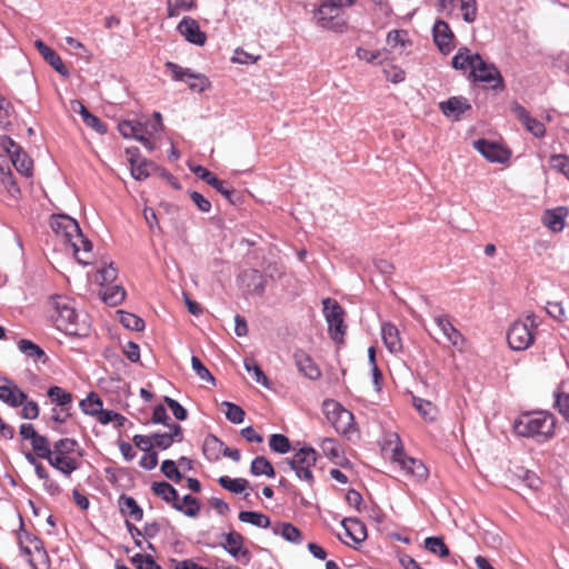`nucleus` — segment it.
Instances as JSON below:
<instances>
[{
    "label": "nucleus",
    "mask_w": 569,
    "mask_h": 569,
    "mask_svg": "<svg viewBox=\"0 0 569 569\" xmlns=\"http://www.w3.org/2000/svg\"><path fill=\"white\" fill-rule=\"evenodd\" d=\"M50 317L58 330L70 336H86L88 326L80 321L71 299L64 296L52 297L50 302Z\"/></svg>",
    "instance_id": "obj_1"
},
{
    "label": "nucleus",
    "mask_w": 569,
    "mask_h": 569,
    "mask_svg": "<svg viewBox=\"0 0 569 569\" xmlns=\"http://www.w3.org/2000/svg\"><path fill=\"white\" fill-rule=\"evenodd\" d=\"M555 417L547 411H531L521 413L513 423L515 432L520 437L536 438L547 441L555 433Z\"/></svg>",
    "instance_id": "obj_2"
},
{
    "label": "nucleus",
    "mask_w": 569,
    "mask_h": 569,
    "mask_svg": "<svg viewBox=\"0 0 569 569\" xmlns=\"http://www.w3.org/2000/svg\"><path fill=\"white\" fill-rule=\"evenodd\" d=\"M356 2L357 0H320L313 14L317 26L335 32H343L348 26L345 9L352 7Z\"/></svg>",
    "instance_id": "obj_3"
},
{
    "label": "nucleus",
    "mask_w": 569,
    "mask_h": 569,
    "mask_svg": "<svg viewBox=\"0 0 569 569\" xmlns=\"http://www.w3.org/2000/svg\"><path fill=\"white\" fill-rule=\"evenodd\" d=\"M79 445L74 439L62 438L56 441L51 448L49 465L67 477H70L79 468V461L74 457Z\"/></svg>",
    "instance_id": "obj_4"
},
{
    "label": "nucleus",
    "mask_w": 569,
    "mask_h": 569,
    "mask_svg": "<svg viewBox=\"0 0 569 569\" xmlns=\"http://www.w3.org/2000/svg\"><path fill=\"white\" fill-rule=\"evenodd\" d=\"M537 327L538 322L533 313H528L523 319L516 320L507 333L509 347L517 351L528 349L535 341Z\"/></svg>",
    "instance_id": "obj_5"
},
{
    "label": "nucleus",
    "mask_w": 569,
    "mask_h": 569,
    "mask_svg": "<svg viewBox=\"0 0 569 569\" xmlns=\"http://www.w3.org/2000/svg\"><path fill=\"white\" fill-rule=\"evenodd\" d=\"M323 413L338 433L350 436L356 431L352 412L345 409L339 402L331 399L325 400Z\"/></svg>",
    "instance_id": "obj_6"
},
{
    "label": "nucleus",
    "mask_w": 569,
    "mask_h": 569,
    "mask_svg": "<svg viewBox=\"0 0 569 569\" xmlns=\"http://www.w3.org/2000/svg\"><path fill=\"white\" fill-rule=\"evenodd\" d=\"M322 305L330 338L337 343H342L347 331L343 308L331 298L323 299Z\"/></svg>",
    "instance_id": "obj_7"
},
{
    "label": "nucleus",
    "mask_w": 569,
    "mask_h": 569,
    "mask_svg": "<svg viewBox=\"0 0 569 569\" xmlns=\"http://www.w3.org/2000/svg\"><path fill=\"white\" fill-rule=\"evenodd\" d=\"M317 459L318 453L313 448L303 447L299 449L292 458L288 459V463L300 480L312 486L315 482L312 469L316 466Z\"/></svg>",
    "instance_id": "obj_8"
},
{
    "label": "nucleus",
    "mask_w": 569,
    "mask_h": 569,
    "mask_svg": "<svg viewBox=\"0 0 569 569\" xmlns=\"http://www.w3.org/2000/svg\"><path fill=\"white\" fill-rule=\"evenodd\" d=\"M1 149L10 157L16 170L24 177H31L33 170L32 159L10 137H0Z\"/></svg>",
    "instance_id": "obj_9"
},
{
    "label": "nucleus",
    "mask_w": 569,
    "mask_h": 569,
    "mask_svg": "<svg viewBox=\"0 0 569 569\" xmlns=\"http://www.w3.org/2000/svg\"><path fill=\"white\" fill-rule=\"evenodd\" d=\"M50 227L66 246L74 238L81 240V229L77 220L70 216L52 214L50 218Z\"/></svg>",
    "instance_id": "obj_10"
},
{
    "label": "nucleus",
    "mask_w": 569,
    "mask_h": 569,
    "mask_svg": "<svg viewBox=\"0 0 569 569\" xmlns=\"http://www.w3.org/2000/svg\"><path fill=\"white\" fill-rule=\"evenodd\" d=\"M167 69L171 72L176 81H184L191 90L202 92L209 88L210 82L204 74L194 73L190 69H184L174 62H167Z\"/></svg>",
    "instance_id": "obj_11"
},
{
    "label": "nucleus",
    "mask_w": 569,
    "mask_h": 569,
    "mask_svg": "<svg viewBox=\"0 0 569 569\" xmlns=\"http://www.w3.org/2000/svg\"><path fill=\"white\" fill-rule=\"evenodd\" d=\"M18 543L33 568L36 567V559L42 560L47 557L42 541L23 529L18 532Z\"/></svg>",
    "instance_id": "obj_12"
},
{
    "label": "nucleus",
    "mask_w": 569,
    "mask_h": 569,
    "mask_svg": "<svg viewBox=\"0 0 569 569\" xmlns=\"http://www.w3.org/2000/svg\"><path fill=\"white\" fill-rule=\"evenodd\" d=\"M433 321L439 329V331L442 333L445 340L448 342V345L452 346L453 348L458 349L459 351H462L466 346V338L463 335L452 325L450 318L448 315H436L433 317Z\"/></svg>",
    "instance_id": "obj_13"
},
{
    "label": "nucleus",
    "mask_w": 569,
    "mask_h": 569,
    "mask_svg": "<svg viewBox=\"0 0 569 569\" xmlns=\"http://www.w3.org/2000/svg\"><path fill=\"white\" fill-rule=\"evenodd\" d=\"M457 7H459L466 22L472 23L476 21L478 14L476 0H438L437 2L438 11L446 14H451Z\"/></svg>",
    "instance_id": "obj_14"
},
{
    "label": "nucleus",
    "mask_w": 569,
    "mask_h": 569,
    "mask_svg": "<svg viewBox=\"0 0 569 569\" xmlns=\"http://www.w3.org/2000/svg\"><path fill=\"white\" fill-rule=\"evenodd\" d=\"M392 461L397 462L407 473L418 478L426 479L428 469L421 460L407 457L402 446L397 445L392 450Z\"/></svg>",
    "instance_id": "obj_15"
},
{
    "label": "nucleus",
    "mask_w": 569,
    "mask_h": 569,
    "mask_svg": "<svg viewBox=\"0 0 569 569\" xmlns=\"http://www.w3.org/2000/svg\"><path fill=\"white\" fill-rule=\"evenodd\" d=\"M473 147L490 162L505 163L510 159V151L497 142L479 139L473 142Z\"/></svg>",
    "instance_id": "obj_16"
},
{
    "label": "nucleus",
    "mask_w": 569,
    "mask_h": 569,
    "mask_svg": "<svg viewBox=\"0 0 569 569\" xmlns=\"http://www.w3.org/2000/svg\"><path fill=\"white\" fill-rule=\"evenodd\" d=\"M177 30L192 44L202 47L207 42V34L201 31L199 22L191 17L182 18L177 26Z\"/></svg>",
    "instance_id": "obj_17"
},
{
    "label": "nucleus",
    "mask_w": 569,
    "mask_h": 569,
    "mask_svg": "<svg viewBox=\"0 0 569 569\" xmlns=\"http://www.w3.org/2000/svg\"><path fill=\"white\" fill-rule=\"evenodd\" d=\"M433 41L438 49L443 53H450L455 48V34L449 24L442 20H438L432 29Z\"/></svg>",
    "instance_id": "obj_18"
},
{
    "label": "nucleus",
    "mask_w": 569,
    "mask_h": 569,
    "mask_svg": "<svg viewBox=\"0 0 569 569\" xmlns=\"http://www.w3.org/2000/svg\"><path fill=\"white\" fill-rule=\"evenodd\" d=\"M470 74L472 76L475 81H501V77L497 68L491 63H487L478 53H475L473 67L470 71Z\"/></svg>",
    "instance_id": "obj_19"
},
{
    "label": "nucleus",
    "mask_w": 569,
    "mask_h": 569,
    "mask_svg": "<svg viewBox=\"0 0 569 569\" xmlns=\"http://www.w3.org/2000/svg\"><path fill=\"white\" fill-rule=\"evenodd\" d=\"M222 537L224 538L222 547L229 555L238 560L244 559L246 562L250 560L249 550L243 548L244 537L240 532L231 531L223 533Z\"/></svg>",
    "instance_id": "obj_20"
},
{
    "label": "nucleus",
    "mask_w": 569,
    "mask_h": 569,
    "mask_svg": "<svg viewBox=\"0 0 569 569\" xmlns=\"http://www.w3.org/2000/svg\"><path fill=\"white\" fill-rule=\"evenodd\" d=\"M511 111L517 119L525 126V128L532 133L535 137L541 138L546 133L545 124L532 118L529 112L518 102L511 104Z\"/></svg>",
    "instance_id": "obj_21"
},
{
    "label": "nucleus",
    "mask_w": 569,
    "mask_h": 569,
    "mask_svg": "<svg viewBox=\"0 0 569 569\" xmlns=\"http://www.w3.org/2000/svg\"><path fill=\"white\" fill-rule=\"evenodd\" d=\"M295 363L298 370L311 380L320 378L321 371L312 358L303 350H297L293 355Z\"/></svg>",
    "instance_id": "obj_22"
},
{
    "label": "nucleus",
    "mask_w": 569,
    "mask_h": 569,
    "mask_svg": "<svg viewBox=\"0 0 569 569\" xmlns=\"http://www.w3.org/2000/svg\"><path fill=\"white\" fill-rule=\"evenodd\" d=\"M439 109L446 117H453L458 120L462 113L471 109V106L463 97H451L447 101H441Z\"/></svg>",
    "instance_id": "obj_23"
},
{
    "label": "nucleus",
    "mask_w": 569,
    "mask_h": 569,
    "mask_svg": "<svg viewBox=\"0 0 569 569\" xmlns=\"http://www.w3.org/2000/svg\"><path fill=\"white\" fill-rule=\"evenodd\" d=\"M34 47L39 51V53L42 56V58L60 74L68 76L69 71L64 63L62 62V59L60 56L49 48L42 40H36Z\"/></svg>",
    "instance_id": "obj_24"
},
{
    "label": "nucleus",
    "mask_w": 569,
    "mask_h": 569,
    "mask_svg": "<svg viewBox=\"0 0 569 569\" xmlns=\"http://www.w3.org/2000/svg\"><path fill=\"white\" fill-rule=\"evenodd\" d=\"M152 492L163 499L166 502L171 503L176 510H182V503L180 502L178 491L166 481L153 482L151 485Z\"/></svg>",
    "instance_id": "obj_25"
},
{
    "label": "nucleus",
    "mask_w": 569,
    "mask_h": 569,
    "mask_svg": "<svg viewBox=\"0 0 569 569\" xmlns=\"http://www.w3.org/2000/svg\"><path fill=\"white\" fill-rule=\"evenodd\" d=\"M167 433H156L152 436L154 445L159 449H168L174 441L180 442L183 438L182 428L178 423H171Z\"/></svg>",
    "instance_id": "obj_26"
},
{
    "label": "nucleus",
    "mask_w": 569,
    "mask_h": 569,
    "mask_svg": "<svg viewBox=\"0 0 569 569\" xmlns=\"http://www.w3.org/2000/svg\"><path fill=\"white\" fill-rule=\"evenodd\" d=\"M382 340L387 349L397 353L402 350V342L400 339L398 328L392 323H383L381 328Z\"/></svg>",
    "instance_id": "obj_27"
},
{
    "label": "nucleus",
    "mask_w": 569,
    "mask_h": 569,
    "mask_svg": "<svg viewBox=\"0 0 569 569\" xmlns=\"http://www.w3.org/2000/svg\"><path fill=\"white\" fill-rule=\"evenodd\" d=\"M28 396L16 385L0 386V400L11 407L22 406Z\"/></svg>",
    "instance_id": "obj_28"
},
{
    "label": "nucleus",
    "mask_w": 569,
    "mask_h": 569,
    "mask_svg": "<svg viewBox=\"0 0 569 569\" xmlns=\"http://www.w3.org/2000/svg\"><path fill=\"white\" fill-rule=\"evenodd\" d=\"M342 526L346 530L347 537H349L356 545H360L367 539V528L360 520L355 518L345 519L342 521Z\"/></svg>",
    "instance_id": "obj_29"
},
{
    "label": "nucleus",
    "mask_w": 569,
    "mask_h": 569,
    "mask_svg": "<svg viewBox=\"0 0 569 569\" xmlns=\"http://www.w3.org/2000/svg\"><path fill=\"white\" fill-rule=\"evenodd\" d=\"M68 248H70L77 258L79 263L88 264V258L92 250V243L90 240L84 238V236L81 233V240H77L76 238L71 240L68 244Z\"/></svg>",
    "instance_id": "obj_30"
},
{
    "label": "nucleus",
    "mask_w": 569,
    "mask_h": 569,
    "mask_svg": "<svg viewBox=\"0 0 569 569\" xmlns=\"http://www.w3.org/2000/svg\"><path fill=\"white\" fill-rule=\"evenodd\" d=\"M119 508L124 517H129L134 521H141L143 510L137 503L136 499L129 496H121L119 498Z\"/></svg>",
    "instance_id": "obj_31"
},
{
    "label": "nucleus",
    "mask_w": 569,
    "mask_h": 569,
    "mask_svg": "<svg viewBox=\"0 0 569 569\" xmlns=\"http://www.w3.org/2000/svg\"><path fill=\"white\" fill-rule=\"evenodd\" d=\"M223 449L224 443L213 435H209L203 441L202 451L209 461H218Z\"/></svg>",
    "instance_id": "obj_32"
},
{
    "label": "nucleus",
    "mask_w": 569,
    "mask_h": 569,
    "mask_svg": "<svg viewBox=\"0 0 569 569\" xmlns=\"http://www.w3.org/2000/svg\"><path fill=\"white\" fill-rule=\"evenodd\" d=\"M134 139L142 143L144 148L148 150L154 149V143L151 141V137L157 132L150 128V121L147 120L144 122L134 121Z\"/></svg>",
    "instance_id": "obj_33"
},
{
    "label": "nucleus",
    "mask_w": 569,
    "mask_h": 569,
    "mask_svg": "<svg viewBox=\"0 0 569 569\" xmlns=\"http://www.w3.org/2000/svg\"><path fill=\"white\" fill-rule=\"evenodd\" d=\"M48 397L57 406L61 407V411H69L73 401L70 392L66 391L59 386H53L48 389Z\"/></svg>",
    "instance_id": "obj_34"
},
{
    "label": "nucleus",
    "mask_w": 569,
    "mask_h": 569,
    "mask_svg": "<svg viewBox=\"0 0 569 569\" xmlns=\"http://www.w3.org/2000/svg\"><path fill=\"white\" fill-rule=\"evenodd\" d=\"M100 295L106 303L110 306H118L124 300L126 290L121 286L107 284L101 287Z\"/></svg>",
    "instance_id": "obj_35"
},
{
    "label": "nucleus",
    "mask_w": 569,
    "mask_h": 569,
    "mask_svg": "<svg viewBox=\"0 0 569 569\" xmlns=\"http://www.w3.org/2000/svg\"><path fill=\"white\" fill-rule=\"evenodd\" d=\"M18 347L22 353L33 359L34 361H41L44 363L48 359L44 351L38 345L33 343L30 340L21 339L18 342Z\"/></svg>",
    "instance_id": "obj_36"
},
{
    "label": "nucleus",
    "mask_w": 569,
    "mask_h": 569,
    "mask_svg": "<svg viewBox=\"0 0 569 569\" xmlns=\"http://www.w3.org/2000/svg\"><path fill=\"white\" fill-rule=\"evenodd\" d=\"M542 221L551 231H561L565 227V214L562 213V209L547 210L543 214Z\"/></svg>",
    "instance_id": "obj_37"
},
{
    "label": "nucleus",
    "mask_w": 569,
    "mask_h": 569,
    "mask_svg": "<svg viewBox=\"0 0 569 569\" xmlns=\"http://www.w3.org/2000/svg\"><path fill=\"white\" fill-rule=\"evenodd\" d=\"M387 43L393 50H403L411 44L406 30H392L387 36Z\"/></svg>",
    "instance_id": "obj_38"
},
{
    "label": "nucleus",
    "mask_w": 569,
    "mask_h": 569,
    "mask_svg": "<svg viewBox=\"0 0 569 569\" xmlns=\"http://www.w3.org/2000/svg\"><path fill=\"white\" fill-rule=\"evenodd\" d=\"M250 472L254 476L274 477L276 472L271 462L263 456L256 457L250 467Z\"/></svg>",
    "instance_id": "obj_39"
},
{
    "label": "nucleus",
    "mask_w": 569,
    "mask_h": 569,
    "mask_svg": "<svg viewBox=\"0 0 569 569\" xmlns=\"http://www.w3.org/2000/svg\"><path fill=\"white\" fill-rule=\"evenodd\" d=\"M81 410L90 416L100 417V412L102 409V400L99 398L97 393L91 392L86 399L80 401Z\"/></svg>",
    "instance_id": "obj_40"
},
{
    "label": "nucleus",
    "mask_w": 569,
    "mask_h": 569,
    "mask_svg": "<svg viewBox=\"0 0 569 569\" xmlns=\"http://www.w3.org/2000/svg\"><path fill=\"white\" fill-rule=\"evenodd\" d=\"M238 518L242 522L251 523L259 528H268L270 526V518L257 511H240Z\"/></svg>",
    "instance_id": "obj_41"
},
{
    "label": "nucleus",
    "mask_w": 569,
    "mask_h": 569,
    "mask_svg": "<svg viewBox=\"0 0 569 569\" xmlns=\"http://www.w3.org/2000/svg\"><path fill=\"white\" fill-rule=\"evenodd\" d=\"M413 406L425 420L435 421L437 419L438 408L432 402L421 398H415Z\"/></svg>",
    "instance_id": "obj_42"
},
{
    "label": "nucleus",
    "mask_w": 569,
    "mask_h": 569,
    "mask_svg": "<svg viewBox=\"0 0 569 569\" xmlns=\"http://www.w3.org/2000/svg\"><path fill=\"white\" fill-rule=\"evenodd\" d=\"M131 174L137 180H142L148 178L152 172L158 170V167L154 162L141 159L139 162L133 164L131 168Z\"/></svg>",
    "instance_id": "obj_43"
},
{
    "label": "nucleus",
    "mask_w": 569,
    "mask_h": 569,
    "mask_svg": "<svg viewBox=\"0 0 569 569\" xmlns=\"http://www.w3.org/2000/svg\"><path fill=\"white\" fill-rule=\"evenodd\" d=\"M31 447H32V450H33V456L36 458H40V459H44L47 460V458L50 457V451H51V446H50V442L48 440L47 437L44 436H41V435H37L34 437V439H32L31 441Z\"/></svg>",
    "instance_id": "obj_44"
},
{
    "label": "nucleus",
    "mask_w": 569,
    "mask_h": 569,
    "mask_svg": "<svg viewBox=\"0 0 569 569\" xmlns=\"http://www.w3.org/2000/svg\"><path fill=\"white\" fill-rule=\"evenodd\" d=\"M475 53L468 48H460L457 54L452 58V67L459 70L472 69Z\"/></svg>",
    "instance_id": "obj_45"
},
{
    "label": "nucleus",
    "mask_w": 569,
    "mask_h": 569,
    "mask_svg": "<svg viewBox=\"0 0 569 569\" xmlns=\"http://www.w3.org/2000/svg\"><path fill=\"white\" fill-rule=\"evenodd\" d=\"M425 548L439 556L440 558H447L450 553L449 548L443 541L442 537H428L425 539Z\"/></svg>",
    "instance_id": "obj_46"
},
{
    "label": "nucleus",
    "mask_w": 569,
    "mask_h": 569,
    "mask_svg": "<svg viewBox=\"0 0 569 569\" xmlns=\"http://www.w3.org/2000/svg\"><path fill=\"white\" fill-rule=\"evenodd\" d=\"M218 482L219 485L226 489V490H229L230 492H233V493H241L242 491H244L249 485L248 480L243 479V478H230L228 476H221L219 479H218Z\"/></svg>",
    "instance_id": "obj_47"
},
{
    "label": "nucleus",
    "mask_w": 569,
    "mask_h": 569,
    "mask_svg": "<svg viewBox=\"0 0 569 569\" xmlns=\"http://www.w3.org/2000/svg\"><path fill=\"white\" fill-rule=\"evenodd\" d=\"M168 17L173 18L181 11H190L196 8V0H166Z\"/></svg>",
    "instance_id": "obj_48"
},
{
    "label": "nucleus",
    "mask_w": 569,
    "mask_h": 569,
    "mask_svg": "<svg viewBox=\"0 0 569 569\" xmlns=\"http://www.w3.org/2000/svg\"><path fill=\"white\" fill-rule=\"evenodd\" d=\"M269 447L273 452L283 455L290 451L291 443L286 436L281 433H274L271 435L269 439Z\"/></svg>",
    "instance_id": "obj_49"
},
{
    "label": "nucleus",
    "mask_w": 569,
    "mask_h": 569,
    "mask_svg": "<svg viewBox=\"0 0 569 569\" xmlns=\"http://www.w3.org/2000/svg\"><path fill=\"white\" fill-rule=\"evenodd\" d=\"M117 276L118 270L113 264H106L97 271L96 281L99 282L101 287H104L107 284H111L117 279Z\"/></svg>",
    "instance_id": "obj_50"
},
{
    "label": "nucleus",
    "mask_w": 569,
    "mask_h": 569,
    "mask_svg": "<svg viewBox=\"0 0 569 569\" xmlns=\"http://www.w3.org/2000/svg\"><path fill=\"white\" fill-rule=\"evenodd\" d=\"M120 315V322L126 327L127 329L134 330V331H141L144 328V321L130 312L126 311H119Z\"/></svg>",
    "instance_id": "obj_51"
},
{
    "label": "nucleus",
    "mask_w": 569,
    "mask_h": 569,
    "mask_svg": "<svg viewBox=\"0 0 569 569\" xmlns=\"http://www.w3.org/2000/svg\"><path fill=\"white\" fill-rule=\"evenodd\" d=\"M222 406L226 408L224 413L227 419L232 423H241L244 419V410L232 402L224 401Z\"/></svg>",
    "instance_id": "obj_52"
},
{
    "label": "nucleus",
    "mask_w": 569,
    "mask_h": 569,
    "mask_svg": "<svg viewBox=\"0 0 569 569\" xmlns=\"http://www.w3.org/2000/svg\"><path fill=\"white\" fill-rule=\"evenodd\" d=\"M550 168L566 176L569 180V157L566 154H552L549 159Z\"/></svg>",
    "instance_id": "obj_53"
},
{
    "label": "nucleus",
    "mask_w": 569,
    "mask_h": 569,
    "mask_svg": "<svg viewBox=\"0 0 569 569\" xmlns=\"http://www.w3.org/2000/svg\"><path fill=\"white\" fill-rule=\"evenodd\" d=\"M274 532L278 533V530L274 529ZM279 533L289 542L299 543L301 542L302 536L301 531L291 523H282Z\"/></svg>",
    "instance_id": "obj_54"
},
{
    "label": "nucleus",
    "mask_w": 569,
    "mask_h": 569,
    "mask_svg": "<svg viewBox=\"0 0 569 569\" xmlns=\"http://www.w3.org/2000/svg\"><path fill=\"white\" fill-rule=\"evenodd\" d=\"M137 569H161V567L149 555L137 553L130 559Z\"/></svg>",
    "instance_id": "obj_55"
},
{
    "label": "nucleus",
    "mask_w": 569,
    "mask_h": 569,
    "mask_svg": "<svg viewBox=\"0 0 569 569\" xmlns=\"http://www.w3.org/2000/svg\"><path fill=\"white\" fill-rule=\"evenodd\" d=\"M98 421L102 425L113 422L117 427H123L127 419L124 416L112 410H103L100 412Z\"/></svg>",
    "instance_id": "obj_56"
},
{
    "label": "nucleus",
    "mask_w": 569,
    "mask_h": 569,
    "mask_svg": "<svg viewBox=\"0 0 569 569\" xmlns=\"http://www.w3.org/2000/svg\"><path fill=\"white\" fill-rule=\"evenodd\" d=\"M180 502L182 503V510L180 511L186 516L196 517L199 513L200 506L194 497L187 495L182 498V500H180Z\"/></svg>",
    "instance_id": "obj_57"
},
{
    "label": "nucleus",
    "mask_w": 569,
    "mask_h": 569,
    "mask_svg": "<svg viewBox=\"0 0 569 569\" xmlns=\"http://www.w3.org/2000/svg\"><path fill=\"white\" fill-rule=\"evenodd\" d=\"M244 368L248 372H252L254 380L264 387H268V378L261 370V368L252 359H244Z\"/></svg>",
    "instance_id": "obj_58"
},
{
    "label": "nucleus",
    "mask_w": 569,
    "mask_h": 569,
    "mask_svg": "<svg viewBox=\"0 0 569 569\" xmlns=\"http://www.w3.org/2000/svg\"><path fill=\"white\" fill-rule=\"evenodd\" d=\"M161 471L167 478L173 480L174 482H180L182 479V475L173 460L162 461Z\"/></svg>",
    "instance_id": "obj_59"
},
{
    "label": "nucleus",
    "mask_w": 569,
    "mask_h": 569,
    "mask_svg": "<svg viewBox=\"0 0 569 569\" xmlns=\"http://www.w3.org/2000/svg\"><path fill=\"white\" fill-rule=\"evenodd\" d=\"M191 366H192V369L194 370V372L197 373V376L201 379V380H204V381H208V382H211V383H214V377L210 373V371L203 366V363L201 362V360L193 356L191 358Z\"/></svg>",
    "instance_id": "obj_60"
},
{
    "label": "nucleus",
    "mask_w": 569,
    "mask_h": 569,
    "mask_svg": "<svg viewBox=\"0 0 569 569\" xmlns=\"http://www.w3.org/2000/svg\"><path fill=\"white\" fill-rule=\"evenodd\" d=\"M383 73L386 76V79L391 81L392 83H399L405 80L406 73L405 71L393 64H387L383 68Z\"/></svg>",
    "instance_id": "obj_61"
},
{
    "label": "nucleus",
    "mask_w": 569,
    "mask_h": 569,
    "mask_svg": "<svg viewBox=\"0 0 569 569\" xmlns=\"http://www.w3.org/2000/svg\"><path fill=\"white\" fill-rule=\"evenodd\" d=\"M320 447L322 449V452L329 457L330 459H337L339 458L340 456V450H339V446L337 443V441L335 439H331V438H325L321 443H320Z\"/></svg>",
    "instance_id": "obj_62"
},
{
    "label": "nucleus",
    "mask_w": 569,
    "mask_h": 569,
    "mask_svg": "<svg viewBox=\"0 0 569 569\" xmlns=\"http://www.w3.org/2000/svg\"><path fill=\"white\" fill-rule=\"evenodd\" d=\"M259 59L260 56H253L251 53L246 52L243 49L238 48L236 49L231 60L234 63L249 64L256 63Z\"/></svg>",
    "instance_id": "obj_63"
},
{
    "label": "nucleus",
    "mask_w": 569,
    "mask_h": 569,
    "mask_svg": "<svg viewBox=\"0 0 569 569\" xmlns=\"http://www.w3.org/2000/svg\"><path fill=\"white\" fill-rule=\"evenodd\" d=\"M556 406L565 420L569 423V393L557 395Z\"/></svg>",
    "instance_id": "obj_64"
}]
</instances>
